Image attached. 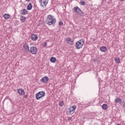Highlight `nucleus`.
Masks as SVG:
<instances>
[{"mask_svg":"<svg viewBox=\"0 0 125 125\" xmlns=\"http://www.w3.org/2000/svg\"><path fill=\"white\" fill-rule=\"evenodd\" d=\"M46 23L49 26H51L56 23V19H55L54 17L51 15H49L47 16L46 19Z\"/></svg>","mask_w":125,"mask_h":125,"instance_id":"obj_1","label":"nucleus"},{"mask_svg":"<svg viewBox=\"0 0 125 125\" xmlns=\"http://www.w3.org/2000/svg\"><path fill=\"white\" fill-rule=\"evenodd\" d=\"M84 43V40L83 39H81L76 43L75 46L78 49H81Z\"/></svg>","mask_w":125,"mask_h":125,"instance_id":"obj_2","label":"nucleus"},{"mask_svg":"<svg viewBox=\"0 0 125 125\" xmlns=\"http://www.w3.org/2000/svg\"><path fill=\"white\" fill-rule=\"evenodd\" d=\"M36 99L37 100H40L41 98H42L44 96H45V92L44 91H42L38 92L36 94Z\"/></svg>","mask_w":125,"mask_h":125,"instance_id":"obj_3","label":"nucleus"},{"mask_svg":"<svg viewBox=\"0 0 125 125\" xmlns=\"http://www.w3.org/2000/svg\"><path fill=\"white\" fill-rule=\"evenodd\" d=\"M73 11L74 12H76V13H78V14H79L80 16H82L83 17L84 16V13H83V12H82V10H81L80 8L78 6H76L73 8Z\"/></svg>","mask_w":125,"mask_h":125,"instance_id":"obj_4","label":"nucleus"},{"mask_svg":"<svg viewBox=\"0 0 125 125\" xmlns=\"http://www.w3.org/2000/svg\"><path fill=\"white\" fill-rule=\"evenodd\" d=\"M76 108L77 106L76 105L70 106L69 108H68V110L66 111L67 114H68V115H71L72 112H75L76 111Z\"/></svg>","mask_w":125,"mask_h":125,"instance_id":"obj_5","label":"nucleus"},{"mask_svg":"<svg viewBox=\"0 0 125 125\" xmlns=\"http://www.w3.org/2000/svg\"><path fill=\"white\" fill-rule=\"evenodd\" d=\"M29 51L31 54H37V52H38V48L35 46L31 47Z\"/></svg>","mask_w":125,"mask_h":125,"instance_id":"obj_6","label":"nucleus"},{"mask_svg":"<svg viewBox=\"0 0 125 125\" xmlns=\"http://www.w3.org/2000/svg\"><path fill=\"white\" fill-rule=\"evenodd\" d=\"M23 48L25 52H26V53L30 52V49L29 48V44H28V43H25L23 44Z\"/></svg>","mask_w":125,"mask_h":125,"instance_id":"obj_7","label":"nucleus"},{"mask_svg":"<svg viewBox=\"0 0 125 125\" xmlns=\"http://www.w3.org/2000/svg\"><path fill=\"white\" fill-rule=\"evenodd\" d=\"M49 78L47 76H45L43 77L41 80V83H46L48 82Z\"/></svg>","mask_w":125,"mask_h":125,"instance_id":"obj_8","label":"nucleus"},{"mask_svg":"<svg viewBox=\"0 0 125 125\" xmlns=\"http://www.w3.org/2000/svg\"><path fill=\"white\" fill-rule=\"evenodd\" d=\"M18 93H19L20 95H24V94H25V90L22 88L18 89Z\"/></svg>","mask_w":125,"mask_h":125,"instance_id":"obj_9","label":"nucleus"},{"mask_svg":"<svg viewBox=\"0 0 125 125\" xmlns=\"http://www.w3.org/2000/svg\"><path fill=\"white\" fill-rule=\"evenodd\" d=\"M28 13H29V12L26 9L21 10V14H22V15H27Z\"/></svg>","mask_w":125,"mask_h":125,"instance_id":"obj_10","label":"nucleus"},{"mask_svg":"<svg viewBox=\"0 0 125 125\" xmlns=\"http://www.w3.org/2000/svg\"><path fill=\"white\" fill-rule=\"evenodd\" d=\"M48 0H40L39 2L41 4L43 3L45 5H47V3H48Z\"/></svg>","mask_w":125,"mask_h":125,"instance_id":"obj_11","label":"nucleus"},{"mask_svg":"<svg viewBox=\"0 0 125 125\" xmlns=\"http://www.w3.org/2000/svg\"><path fill=\"white\" fill-rule=\"evenodd\" d=\"M38 39V35L36 34H32L31 35V40L32 41H37Z\"/></svg>","mask_w":125,"mask_h":125,"instance_id":"obj_12","label":"nucleus"},{"mask_svg":"<svg viewBox=\"0 0 125 125\" xmlns=\"http://www.w3.org/2000/svg\"><path fill=\"white\" fill-rule=\"evenodd\" d=\"M100 49L102 52H106V51H107V50H108V49H107V47H106L105 46H102L100 47Z\"/></svg>","mask_w":125,"mask_h":125,"instance_id":"obj_13","label":"nucleus"},{"mask_svg":"<svg viewBox=\"0 0 125 125\" xmlns=\"http://www.w3.org/2000/svg\"><path fill=\"white\" fill-rule=\"evenodd\" d=\"M26 17H24L23 16H22L20 17V20L21 23H24V22L26 21Z\"/></svg>","mask_w":125,"mask_h":125,"instance_id":"obj_14","label":"nucleus"},{"mask_svg":"<svg viewBox=\"0 0 125 125\" xmlns=\"http://www.w3.org/2000/svg\"><path fill=\"white\" fill-rule=\"evenodd\" d=\"M32 8H33V5H32V3H30L27 5V10H32Z\"/></svg>","mask_w":125,"mask_h":125,"instance_id":"obj_15","label":"nucleus"},{"mask_svg":"<svg viewBox=\"0 0 125 125\" xmlns=\"http://www.w3.org/2000/svg\"><path fill=\"white\" fill-rule=\"evenodd\" d=\"M66 42H68V43H69L70 45H72L73 44V41L71 40V38H68L66 39Z\"/></svg>","mask_w":125,"mask_h":125,"instance_id":"obj_16","label":"nucleus"},{"mask_svg":"<svg viewBox=\"0 0 125 125\" xmlns=\"http://www.w3.org/2000/svg\"><path fill=\"white\" fill-rule=\"evenodd\" d=\"M4 19H9L10 18V15L8 14H4L3 15Z\"/></svg>","mask_w":125,"mask_h":125,"instance_id":"obj_17","label":"nucleus"},{"mask_svg":"<svg viewBox=\"0 0 125 125\" xmlns=\"http://www.w3.org/2000/svg\"><path fill=\"white\" fill-rule=\"evenodd\" d=\"M50 61L51 62V63H55V62H56V58L52 57L50 58Z\"/></svg>","mask_w":125,"mask_h":125,"instance_id":"obj_18","label":"nucleus"},{"mask_svg":"<svg viewBox=\"0 0 125 125\" xmlns=\"http://www.w3.org/2000/svg\"><path fill=\"white\" fill-rule=\"evenodd\" d=\"M115 103H122V99L121 98H116L115 100Z\"/></svg>","mask_w":125,"mask_h":125,"instance_id":"obj_19","label":"nucleus"},{"mask_svg":"<svg viewBox=\"0 0 125 125\" xmlns=\"http://www.w3.org/2000/svg\"><path fill=\"white\" fill-rule=\"evenodd\" d=\"M102 108L104 110H107V109H108V105H107V104H104L102 105Z\"/></svg>","mask_w":125,"mask_h":125,"instance_id":"obj_20","label":"nucleus"},{"mask_svg":"<svg viewBox=\"0 0 125 125\" xmlns=\"http://www.w3.org/2000/svg\"><path fill=\"white\" fill-rule=\"evenodd\" d=\"M120 60H121L120 59V58H116L115 59V61L116 63H120Z\"/></svg>","mask_w":125,"mask_h":125,"instance_id":"obj_21","label":"nucleus"},{"mask_svg":"<svg viewBox=\"0 0 125 125\" xmlns=\"http://www.w3.org/2000/svg\"><path fill=\"white\" fill-rule=\"evenodd\" d=\"M59 106L62 107L64 105V102L63 101L60 102L59 103Z\"/></svg>","mask_w":125,"mask_h":125,"instance_id":"obj_22","label":"nucleus"},{"mask_svg":"<svg viewBox=\"0 0 125 125\" xmlns=\"http://www.w3.org/2000/svg\"><path fill=\"white\" fill-rule=\"evenodd\" d=\"M81 5H85V2L83 0L80 1Z\"/></svg>","mask_w":125,"mask_h":125,"instance_id":"obj_23","label":"nucleus"},{"mask_svg":"<svg viewBox=\"0 0 125 125\" xmlns=\"http://www.w3.org/2000/svg\"><path fill=\"white\" fill-rule=\"evenodd\" d=\"M62 25H63V22L60 21L59 22V26H62Z\"/></svg>","mask_w":125,"mask_h":125,"instance_id":"obj_24","label":"nucleus"},{"mask_svg":"<svg viewBox=\"0 0 125 125\" xmlns=\"http://www.w3.org/2000/svg\"><path fill=\"white\" fill-rule=\"evenodd\" d=\"M47 44V43L45 42V43H44L42 44V45H43V46H44V47H45V46H46Z\"/></svg>","mask_w":125,"mask_h":125,"instance_id":"obj_25","label":"nucleus"},{"mask_svg":"<svg viewBox=\"0 0 125 125\" xmlns=\"http://www.w3.org/2000/svg\"><path fill=\"white\" fill-rule=\"evenodd\" d=\"M23 97L25 99H27L28 98V95H25L23 96Z\"/></svg>","mask_w":125,"mask_h":125,"instance_id":"obj_26","label":"nucleus"},{"mask_svg":"<svg viewBox=\"0 0 125 125\" xmlns=\"http://www.w3.org/2000/svg\"><path fill=\"white\" fill-rule=\"evenodd\" d=\"M71 120H72V118L71 117L68 118V121H71Z\"/></svg>","mask_w":125,"mask_h":125,"instance_id":"obj_27","label":"nucleus"},{"mask_svg":"<svg viewBox=\"0 0 125 125\" xmlns=\"http://www.w3.org/2000/svg\"><path fill=\"white\" fill-rule=\"evenodd\" d=\"M9 101H10L11 103H12V101L11 100V99H9Z\"/></svg>","mask_w":125,"mask_h":125,"instance_id":"obj_28","label":"nucleus"},{"mask_svg":"<svg viewBox=\"0 0 125 125\" xmlns=\"http://www.w3.org/2000/svg\"><path fill=\"white\" fill-rule=\"evenodd\" d=\"M26 1H30L31 0H25Z\"/></svg>","mask_w":125,"mask_h":125,"instance_id":"obj_29","label":"nucleus"},{"mask_svg":"<svg viewBox=\"0 0 125 125\" xmlns=\"http://www.w3.org/2000/svg\"><path fill=\"white\" fill-rule=\"evenodd\" d=\"M117 125H121V124H117Z\"/></svg>","mask_w":125,"mask_h":125,"instance_id":"obj_30","label":"nucleus"},{"mask_svg":"<svg viewBox=\"0 0 125 125\" xmlns=\"http://www.w3.org/2000/svg\"><path fill=\"white\" fill-rule=\"evenodd\" d=\"M121 0V1H123L124 0Z\"/></svg>","mask_w":125,"mask_h":125,"instance_id":"obj_31","label":"nucleus"}]
</instances>
